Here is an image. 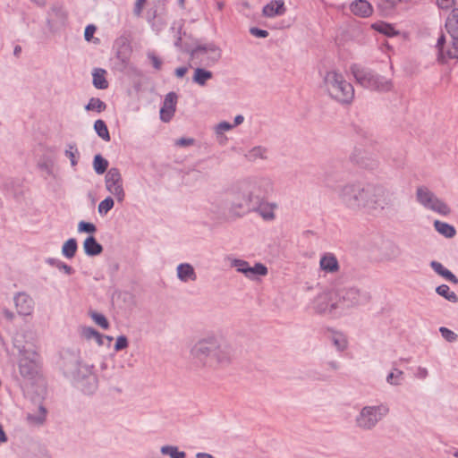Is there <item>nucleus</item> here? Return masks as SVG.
<instances>
[{"label":"nucleus","instance_id":"f257e3e1","mask_svg":"<svg viewBox=\"0 0 458 458\" xmlns=\"http://www.w3.org/2000/svg\"><path fill=\"white\" fill-rule=\"evenodd\" d=\"M338 197L349 210L378 213L394 208L395 193L379 182L353 181L341 186Z\"/></svg>","mask_w":458,"mask_h":458},{"label":"nucleus","instance_id":"f03ea898","mask_svg":"<svg viewBox=\"0 0 458 458\" xmlns=\"http://www.w3.org/2000/svg\"><path fill=\"white\" fill-rule=\"evenodd\" d=\"M191 355L198 367L217 369L231 365L235 352L224 338L208 335L194 344L191 349Z\"/></svg>","mask_w":458,"mask_h":458},{"label":"nucleus","instance_id":"7ed1b4c3","mask_svg":"<svg viewBox=\"0 0 458 458\" xmlns=\"http://www.w3.org/2000/svg\"><path fill=\"white\" fill-rule=\"evenodd\" d=\"M445 28L451 38L446 44L445 36L442 33L437 38V61L445 64L448 59H458V7L452 9L445 19Z\"/></svg>","mask_w":458,"mask_h":458},{"label":"nucleus","instance_id":"20e7f679","mask_svg":"<svg viewBox=\"0 0 458 458\" xmlns=\"http://www.w3.org/2000/svg\"><path fill=\"white\" fill-rule=\"evenodd\" d=\"M323 86L328 96L342 105H350L354 99L353 86L336 70L326 72Z\"/></svg>","mask_w":458,"mask_h":458},{"label":"nucleus","instance_id":"39448f33","mask_svg":"<svg viewBox=\"0 0 458 458\" xmlns=\"http://www.w3.org/2000/svg\"><path fill=\"white\" fill-rule=\"evenodd\" d=\"M350 70L356 82L364 89L386 93L394 88L392 80L377 73L370 68L359 64H353L351 65Z\"/></svg>","mask_w":458,"mask_h":458},{"label":"nucleus","instance_id":"423d86ee","mask_svg":"<svg viewBox=\"0 0 458 458\" xmlns=\"http://www.w3.org/2000/svg\"><path fill=\"white\" fill-rule=\"evenodd\" d=\"M222 56L221 48L215 43L198 45L190 51V59L197 65L211 66Z\"/></svg>","mask_w":458,"mask_h":458},{"label":"nucleus","instance_id":"0eeeda50","mask_svg":"<svg viewBox=\"0 0 458 458\" xmlns=\"http://www.w3.org/2000/svg\"><path fill=\"white\" fill-rule=\"evenodd\" d=\"M388 412L386 404L365 406L356 417V424L362 429H372Z\"/></svg>","mask_w":458,"mask_h":458},{"label":"nucleus","instance_id":"6e6552de","mask_svg":"<svg viewBox=\"0 0 458 458\" xmlns=\"http://www.w3.org/2000/svg\"><path fill=\"white\" fill-rule=\"evenodd\" d=\"M416 199L425 208L432 210L442 216H447L451 213V209L446 203L438 199L426 186H419L416 190Z\"/></svg>","mask_w":458,"mask_h":458},{"label":"nucleus","instance_id":"1a4fd4ad","mask_svg":"<svg viewBox=\"0 0 458 458\" xmlns=\"http://www.w3.org/2000/svg\"><path fill=\"white\" fill-rule=\"evenodd\" d=\"M241 184L253 197V199H249L247 205H250L252 202L266 200L273 192V183L267 178L250 179L242 182Z\"/></svg>","mask_w":458,"mask_h":458},{"label":"nucleus","instance_id":"9d476101","mask_svg":"<svg viewBox=\"0 0 458 458\" xmlns=\"http://www.w3.org/2000/svg\"><path fill=\"white\" fill-rule=\"evenodd\" d=\"M335 299L340 304L339 310L343 311L347 308L368 302L370 296L367 293H360L357 288L350 287L338 289L335 293ZM341 314L342 312L338 313V315Z\"/></svg>","mask_w":458,"mask_h":458},{"label":"nucleus","instance_id":"9b49d317","mask_svg":"<svg viewBox=\"0 0 458 458\" xmlns=\"http://www.w3.org/2000/svg\"><path fill=\"white\" fill-rule=\"evenodd\" d=\"M105 183L106 190L116 198L118 202L122 203L124 200L125 192L120 170L111 167L105 176Z\"/></svg>","mask_w":458,"mask_h":458},{"label":"nucleus","instance_id":"f8f14e48","mask_svg":"<svg viewBox=\"0 0 458 458\" xmlns=\"http://www.w3.org/2000/svg\"><path fill=\"white\" fill-rule=\"evenodd\" d=\"M81 361L79 356L74 353H68L62 357L61 368L65 377L79 380L85 377L81 371Z\"/></svg>","mask_w":458,"mask_h":458},{"label":"nucleus","instance_id":"ddd939ff","mask_svg":"<svg viewBox=\"0 0 458 458\" xmlns=\"http://www.w3.org/2000/svg\"><path fill=\"white\" fill-rule=\"evenodd\" d=\"M249 199H253V197L240 184L239 191L235 193V199L232 203L231 211L238 216L253 212L252 209H249L246 206L249 203Z\"/></svg>","mask_w":458,"mask_h":458},{"label":"nucleus","instance_id":"4468645a","mask_svg":"<svg viewBox=\"0 0 458 458\" xmlns=\"http://www.w3.org/2000/svg\"><path fill=\"white\" fill-rule=\"evenodd\" d=\"M340 304L336 302L335 299L332 295L323 294L317 298L315 301L314 309L316 312L324 314H336V310H339Z\"/></svg>","mask_w":458,"mask_h":458},{"label":"nucleus","instance_id":"2eb2a0df","mask_svg":"<svg viewBox=\"0 0 458 458\" xmlns=\"http://www.w3.org/2000/svg\"><path fill=\"white\" fill-rule=\"evenodd\" d=\"M246 206L249 209H252L253 212L258 213L266 221L274 220L276 217L274 212L277 208L276 203H269L263 200L259 202H252V204Z\"/></svg>","mask_w":458,"mask_h":458},{"label":"nucleus","instance_id":"dca6fc26","mask_svg":"<svg viewBox=\"0 0 458 458\" xmlns=\"http://www.w3.org/2000/svg\"><path fill=\"white\" fill-rule=\"evenodd\" d=\"M15 307L17 312L21 316H29L32 313L34 301L32 298L25 293H19L14 297Z\"/></svg>","mask_w":458,"mask_h":458},{"label":"nucleus","instance_id":"f3484780","mask_svg":"<svg viewBox=\"0 0 458 458\" xmlns=\"http://www.w3.org/2000/svg\"><path fill=\"white\" fill-rule=\"evenodd\" d=\"M177 95L174 92H169L165 95L164 105L160 109V119L167 123L174 114Z\"/></svg>","mask_w":458,"mask_h":458},{"label":"nucleus","instance_id":"a211bd4d","mask_svg":"<svg viewBox=\"0 0 458 458\" xmlns=\"http://www.w3.org/2000/svg\"><path fill=\"white\" fill-rule=\"evenodd\" d=\"M350 9L354 15L362 18L369 17L373 13L372 5L367 0L353 1L350 5Z\"/></svg>","mask_w":458,"mask_h":458},{"label":"nucleus","instance_id":"6ab92c4d","mask_svg":"<svg viewBox=\"0 0 458 458\" xmlns=\"http://www.w3.org/2000/svg\"><path fill=\"white\" fill-rule=\"evenodd\" d=\"M286 12L283 0H272L263 7V15L266 17H274L283 15Z\"/></svg>","mask_w":458,"mask_h":458},{"label":"nucleus","instance_id":"aec40b11","mask_svg":"<svg viewBox=\"0 0 458 458\" xmlns=\"http://www.w3.org/2000/svg\"><path fill=\"white\" fill-rule=\"evenodd\" d=\"M320 268L327 273H335L339 270V263L335 256L327 253L320 259Z\"/></svg>","mask_w":458,"mask_h":458},{"label":"nucleus","instance_id":"412c9836","mask_svg":"<svg viewBox=\"0 0 458 458\" xmlns=\"http://www.w3.org/2000/svg\"><path fill=\"white\" fill-rule=\"evenodd\" d=\"M83 249L86 255L89 257L98 256L102 253L103 246L98 242L92 235L88 236L83 242Z\"/></svg>","mask_w":458,"mask_h":458},{"label":"nucleus","instance_id":"4be33fe9","mask_svg":"<svg viewBox=\"0 0 458 458\" xmlns=\"http://www.w3.org/2000/svg\"><path fill=\"white\" fill-rule=\"evenodd\" d=\"M177 276L182 282L195 281L197 279L195 270L189 263H182L177 267Z\"/></svg>","mask_w":458,"mask_h":458},{"label":"nucleus","instance_id":"5701e85b","mask_svg":"<svg viewBox=\"0 0 458 458\" xmlns=\"http://www.w3.org/2000/svg\"><path fill=\"white\" fill-rule=\"evenodd\" d=\"M20 374L26 378H33L37 373V366L33 360L21 359L19 363Z\"/></svg>","mask_w":458,"mask_h":458},{"label":"nucleus","instance_id":"b1692460","mask_svg":"<svg viewBox=\"0 0 458 458\" xmlns=\"http://www.w3.org/2000/svg\"><path fill=\"white\" fill-rule=\"evenodd\" d=\"M430 267L437 275L441 276L445 280L454 284H458L457 276L454 274H453L449 269L445 267L440 262L436 260L431 261Z\"/></svg>","mask_w":458,"mask_h":458},{"label":"nucleus","instance_id":"393cba45","mask_svg":"<svg viewBox=\"0 0 458 458\" xmlns=\"http://www.w3.org/2000/svg\"><path fill=\"white\" fill-rule=\"evenodd\" d=\"M402 2L403 0H377V6L380 13L386 16L392 14Z\"/></svg>","mask_w":458,"mask_h":458},{"label":"nucleus","instance_id":"a878e982","mask_svg":"<svg viewBox=\"0 0 458 458\" xmlns=\"http://www.w3.org/2000/svg\"><path fill=\"white\" fill-rule=\"evenodd\" d=\"M213 78V72L201 67H197L192 77L193 82L203 87L207 81Z\"/></svg>","mask_w":458,"mask_h":458},{"label":"nucleus","instance_id":"bb28decb","mask_svg":"<svg viewBox=\"0 0 458 458\" xmlns=\"http://www.w3.org/2000/svg\"><path fill=\"white\" fill-rule=\"evenodd\" d=\"M371 28L387 37H394L399 34V31H397L392 24L385 21L375 22L371 25Z\"/></svg>","mask_w":458,"mask_h":458},{"label":"nucleus","instance_id":"cd10ccee","mask_svg":"<svg viewBox=\"0 0 458 458\" xmlns=\"http://www.w3.org/2000/svg\"><path fill=\"white\" fill-rule=\"evenodd\" d=\"M434 227L437 233L444 235L446 238H453L456 234L455 228L448 223L436 220L434 222Z\"/></svg>","mask_w":458,"mask_h":458},{"label":"nucleus","instance_id":"c85d7f7f","mask_svg":"<svg viewBox=\"0 0 458 458\" xmlns=\"http://www.w3.org/2000/svg\"><path fill=\"white\" fill-rule=\"evenodd\" d=\"M106 72L104 69H95L92 73L93 76V85L98 89H106L108 88V81H106L105 75Z\"/></svg>","mask_w":458,"mask_h":458},{"label":"nucleus","instance_id":"c756f323","mask_svg":"<svg viewBox=\"0 0 458 458\" xmlns=\"http://www.w3.org/2000/svg\"><path fill=\"white\" fill-rule=\"evenodd\" d=\"M268 273L267 267L262 263H256L253 267L250 265L247 267V270L244 276L250 279H254L256 276H265Z\"/></svg>","mask_w":458,"mask_h":458},{"label":"nucleus","instance_id":"7c9ffc66","mask_svg":"<svg viewBox=\"0 0 458 458\" xmlns=\"http://www.w3.org/2000/svg\"><path fill=\"white\" fill-rule=\"evenodd\" d=\"M78 244L74 238L68 239L62 247V254L67 259H72L77 251Z\"/></svg>","mask_w":458,"mask_h":458},{"label":"nucleus","instance_id":"2f4dec72","mask_svg":"<svg viewBox=\"0 0 458 458\" xmlns=\"http://www.w3.org/2000/svg\"><path fill=\"white\" fill-rule=\"evenodd\" d=\"M436 292L440 296L444 297L445 300L450 302L456 303L458 301V297L456 293L450 290V287L447 284H441L436 288Z\"/></svg>","mask_w":458,"mask_h":458},{"label":"nucleus","instance_id":"473e14b6","mask_svg":"<svg viewBox=\"0 0 458 458\" xmlns=\"http://www.w3.org/2000/svg\"><path fill=\"white\" fill-rule=\"evenodd\" d=\"M94 130L96 133L105 141H110V134L106 123L103 120H97L94 123Z\"/></svg>","mask_w":458,"mask_h":458},{"label":"nucleus","instance_id":"72a5a7b5","mask_svg":"<svg viewBox=\"0 0 458 458\" xmlns=\"http://www.w3.org/2000/svg\"><path fill=\"white\" fill-rule=\"evenodd\" d=\"M46 415H47V409L40 405L38 407V414H27V420L30 423L36 424V425H41L46 420Z\"/></svg>","mask_w":458,"mask_h":458},{"label":"nucleus","instance_id":"f704fd0d","mask_svg":"<svg viewBox=\"0 0 458 458\" xmlns=\"http://www.w3.org/2000/svg\"><path fill=\"white\" fill-rule=\"evenodd\" d=\"M162 454L169 455L170 458H185L186 453L179 451L177 446L174 445H164L160 450Z\"/></svg>","mask_w":458,"mask_h":458},{"label":"nucleus","instance_id":"c9c22d12","mask_svg":"<svg viewBox=\"0 0 458 458\" xmlns=\"http://www.w3.org/2000/svg\"><path fill=\"white\" fill-rule=\"evenodd\" d=\"M88 111H96L101 113L106 109V104L98 98H91L89 103L85 106Z\"/></svg>","mask_w":458,"mask_h":458},{"label":"nucleus","instance_id":"e433bc0d","mask_svg":"<svg viewBox=\"0 0 458 458\" xmlns=\"http://www.w3.org/2000/svg\"><path fill=\"white\" fill-rule=\"evenodd\" d=\"M93 167L98 174H104L108 167V161L104 158L100 154H97L94 157Z\"/></svg>","mask_w":458,"mask_h":458},{"label":"nucleus","instance_id":"4c0bfd02","mask_svg":"<svg viewBox=\"0 0 458 458\" xmlns=\"http://www.w3.org/2000/svg\"><path fill=\"white\" fill-rule=\"evenodd\" d=\"M266 148L261 146H257L252 148L248 154L246 155V157L250 161H255L258 158L264 159L266 158Z\"/></svg>","mask_w":458,"mask_h":458},{"label":"nucleus","instance_id":"58836bf2","mask_svg":"<svg viewBox=\"0 0 458 458\" xmlns=\"http://www.w3.org/2000/svg\"><path fill=\"white\" fill-rule=\"evenodd\" d=\"M83 335L87 339L94 338L97 341V343L98 344V345H102L104 344V342H103V338H104L103 335H101L98 331H97L93 327H85L83 329Z\"/></svg>","mask_w":458,"mask_h":458},{"label":"nucleus","instance_id":"ea45409f","mask_svg":"<svg viewBox=\"0 0 458 458\" xmlns=\"http://www.w3.org/2000/svg\"><path fill=\"white\" fill-rule=\"evenodd\" d=\"M332 341L338 351H344L347 347V340L345 336L342 334H334L332 336Z\"/></svg>","mask_w":458,"mask_h":458},{"label":"nucleus","instance_id":"a19ab883","mask_svg":"<svg viewBox=\"0 0 458 458\" xmlns=\"http://www.w3.org/2000/svg\"><path fill=\"white\" fill-rule=\"evenodd\" d=\"M114 199L111 198V197H106L105 199H103L99 204H98V212L99 214H106L107 212H109L113 208H114Z\"/></svg>","mask_w":458,"mask_h":458},{"label":"nucleus","instance_id":"79ce46f5","mask_svg":"<svg viewBox=\"0 0 458 458\" xmlns=\"http://www.w3.org/2000/svg\"><path fill=\"white\" fill-rule=\"evenodd\" d=\"M90 317L95 321V323L103 329H107L109 327V322L103 314L94 311L90 313Z\"/></svg>","mask_w":458,"mask_h":458},{"label":"nucleus","instance_id":"37998d69","mask_svg":"<svg viewBox=\"0 0 458 458\" xmlns=\"http://www.w3.org/2000/svg\"><path fill=\"white\" fill-rule=\"evenodd\" d=\"M403 374L402 370L394 369L393 372L388 374L386 381L391 385L398 386L401 384Z\"/></svg>","mask_w":458,"mask_h":458},{"label":"nucleus","instance_id":"c03bdc74","mask_svg":"<svg viewBox=\"0 0 458 458\" xmlns=\"http://www.w3.org/2000/svg\"><path fill=\"white\" fill-rule=\"evenodd\" d=\"M78 231L80 233H94L97 231V227L92 223L81 221L78 225Z\"/></svg>","mask_w":458,"mask_h":458},{"label":"nucleus","instance_id":"a18cd8bd","mask_svg":"<svg viewBox=\"0 0 458 458\" xmlns=\"http://www.w3.org/2000/svg\"><path fill=\"white\" fill-rule=\"evenodd\" d=\"M232 267H235L237 272L245 274L248 266L250 265L248 261L240 259H234L232 260L231 263Z\"/></svg>","mask_w":458,"mask_h":458},{"label":"nucleus","instance_id":"49530a36","mask_svg":"<svg viewBox=\"0 0 458 458\" xmlns=\"http://www.w3.org/2000/svg\"><path fill=\"white\" fill-rule=\"evenodd\" d=\"M439 331L443 338H445L447 342L452 343L458 338V335L454 331L448 329L447 327H441L439 328Z\"/></svg>","mask_w":458,"mask_h":458},{"label":"nucleus","instance_id":"de8ad7c7","mask_svg":"<svg viewBox=\"0 0 458 458\" xmlns=\"http://www.w3.org/2000/svg\"><path fill=\"white\" fill-rule=\"evenodd\" d=\"M76 154L79 155V152L75 145H69V149L65 150V155L70 158L72 166L78 164V160L75 157Z\"/></svg>","mask_w":458,"mask_h":458},{"label":"nucleus","instance_id":"09e8293b","mask_svg":"<svg viewBox=\"0 0 458 458\" xmlns=\"http://www.w3.org/2000/svg\"><path fill=\"white\" fill-rule=\"evenodd\" d=\"M129 342L125 335H122L116 338L114 351L119 352L128 347Z\"/></svg>","mask_w":458,"mask_h":458},{"label":"nucleus","instance_id":"8fccbe9b","mask_svg":"<svg viewBox=\"0 0 458 458\" xmlns=\"http://www.w3.org/2000/svg\"><path fill=\"white\" fill-rule=\"evenodd\" d=\"M148 58L150 60L153 67L159 71L162 67V60L153 52L148 53Z\"/></svg>","mask_w":458,"mask_h":458},{"label":"nucleus","instance_id":"3c124183","mask_svg":"<svg viewBox=\"0 0 458 458\" xmlns=\"http://www.w3.org/2000/svg\"><path fill=\"white\" fill-rule=\"evenodd\" d=\"M51 13L55 14L61 21H64L67 18L66 13L59 6H53Z\"/></svg>","mask_w":458,"mask_h":458},{"label":"nucleus","instance_id":"603ef678","mask_svg":"<svg viewBox=\"0 0 458 458\" xmlns=\"http://www.w3.org/2000/svg\"><path fill=\"white\" fill-rule=\"evenodd\" d=\"M250 33L257 38H265L268 36V31L266 30H262L257 27H251L250 29Z\"/></svg>","mask_w":458,"mask_h":458},{"label":"nucleus","instance_id":"864d4df0","mask_svg":"<svg viewBox=\"0 0 458 458\" xmlns=\"http://www.w3.org/2000/svg\"><path fill=\"white\" fill-rule=\"evenodd\" d=\"M455 4V0H437V5L440 9L448 10L453 8Z\"/></svg>","mask_w":458,"mask_h":458},{"label":"nucleus","instance_id":"5fc2aeb1","mask_svg":"<svg viewBox=\"0 0 458 458\" xmlns=\"http://www.w3.org/2000/svg\"><path fill=\"white\" fill-rule=\"evenodd\" d=\"M97 28L95 25L93 24H89L88 25L86 28H85V31H84V38H85V40L87 41H90L91 38H93V35L96 31Z\"/></svg>","mask_w":458,"mask_h":458},{"label":"nucleus","instance_id":"6e6d98bb","mask_svg":"<svg viewBox=\"0 0 458 458\" xmlns=\"http://www.w3.org/2000/svg\"><path fill=\"white\" fill-rule=\"evenodd\" d=\"M147 0H136L134 8H133V13L136 16H140L142 13L143 6L145 4Z\"/></svg>","mask_w":458,"mask_h":458},{"label":"nucleus","instance_id":"4d7b16f0","mask_svg":"<svg viewBox=\"0 0 458 458\" xmlns=\"http://www.w3.org/2000/svg\"><path fill=\"white\" fill-rule=\"evenodd\" d=\"M57 268L61 271H64L68 276H71L74 273V269L71 266L65 264L63 261L59 262V264L57 265Z\"/></svg>","mask_w":458,"mask_h":458},{"label":"nucleus","instance_id":"13d9d810","mask_svg":"<svg viewBox=\"0 0 458 458\" xmlns=\"http://www.w3.org/2000/svg\"><path fill=\"white\" fill-rule=\"evenodd\" d=\"M176 146L188 147L194 144V139L192 138H181L176 140Z\"/></svg>","mask_w":458,"mask_h":458},{"label":"nucleus","instance_id":"bf43d9fd","mask_svg":"<svg viewBox=\"0 0 458 458\" xmlns=\"http://www.w3.org/2000/svg\"><path fill=\"white\" fill-rule=\"evenodd\" d=\"M233 127V124H231L228 122H221L216 125V132L222 133L225 131H229Z\"/></svg>","mask_w":458,"mask_h":458},{"label":"nucleus","instance_id":"052dcab7","mask_svg":"<svg viewBox=\"0 0 458 458\" xmlns=\"http://www.w3.org/2000/svg\"><path fill=\"white\" fill-rule=\"evenodd\" d=\"M358 164H360L362 167L369 168V169H375L378 166V162L375 159H372L369 164L364 163L363 160L359 161L356 160Z\"/></svg>","mask_w":458,"mask_h":458},{"label":"nucleus","instance_id":"680f3d73","mask_svg":"<svg viewBox=\"0 0 458 458\" xmlns=\"http://www.w3.org/2000/svg\"><path fill=\"white\" fill-rule=\"evenodd\" d=\"M187 72H188V67H186V66H180V67L175 69L174 74H175L176 77L182 78V77H183L186 74Z\"/></svg>","mask_w":458,"mask_h":458},{"label":"nucleus","instance_id":"e2e57ef3","mask_svg":"<svg viewBox=\"0 0 458 458\" xmlns=\"http://www.w3.org/2000/svg\"><path fill=\"white\" fill-rule=\"evenodd\" d=\"M428 376V370L425 368H419L417 372V377L420 378H425Z\"/></svg>","mask_w":458,"mask_h":458},{"label":"nucleus","instance_id":"0e129e2a","mask_svg":"<svg viewBox=\"0 0 458 458\" xmlns=\"http://www.w3.org/2000/svg\"><path fill=\"white\" fill-rule=\"evenodd\" d=\"M61 260L59 259H54V258H48L46 262L51 266H54L55 267H57V265L59 264Z\"/></svg>","mask_w":458,"mask_h":458},{"label":"nucleus","instance_id":"69168bd1","mask_svg":"<svg viewBox=\"0 0 458 458\" xmlns=\"http://www.w3.org/2000/svg\"><path fill=\"white\" fill-rule=\"evenodd\" d=\"M244 121V117L242 114H238L234 118V124L233 126L241 124Z\"/></svg>","mask_w":458,"mask_h":458},{"label":"nucleus","instance_id":"338daca9","mask_svg":"<svg viewBox=\"0 0 458 458\" xmlns=\"http://www.w3.org/2000/svg\"><path fill=\"white\" fill-rule=\"evenodd\" d=\"M6 441H7L6 435H5L2 426L0 425V444L4 443Z\"/></svg>","mask_w":458,"mask_h":458},{"label":"nucleus","instance_id":"774afa93","mask_svg":"<svg viewBox=\"0 0 458 458\" xmlns=\"http://www.w3.org/2000/svg\"><path fill=\"white\" fill-rule=\"evenodd\" d=\"M197 458H215L213 455L208 453H198L196 454Z\"/></svg>","mask_w":458,"mask_h":458}]
</instances>
